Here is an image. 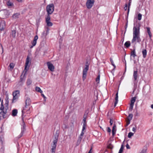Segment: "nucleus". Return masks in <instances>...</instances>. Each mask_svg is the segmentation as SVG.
<instances>
[{
    "mask_svg": "<svg viewBox=\"0 0 153 153\" xmlns=\"http://www.w3.org/2000/svg\"><path fill=\"white\" fill-rule=\"evenodd\" d=\"M140 25L139 23L134 25L133 30V37L131 41L132 44H136L137 43H140L141 41L140 38Z\"/></svg>",
    "mask_w": 153,
    "mask_h": 153,
    "instance_id": "1",
    "label": "nucleus"
},
{
    "mask_svg": "<svg viewBox=\"0 0 153 153\" xmlns=\"http://www.w3.org/2000/svg\"><path fill=\"white\" fill-rule=\"evenodd\" d=\"M30 106L28 105H25V106L23 108V110H22V120L23 121V128H22V131L21 132L20 135V137H21L22 136L25 131V123L24 122V118L25 116V115H24V114L25 113H26L27 114H29L31 112L30 111Z\"/></svg>",
    "mask_w": 153,
    "mask_h": 153,
    "instance_id": "2",
    "label": "nucleus"
},
{
    "mask_svg": "<svg viewBox=\"0 0 153 153\" xmlns=\"http://www.w3.org/2000/svg\"><path fill=\"white\" fill-rule=\"evenodd\" d=\"M4 106L2 104V101L1 102V107L0 108V114L1 115L3 118H5L8 116L10 114V113L7 111L6 109L5 111H4Z\"/></svg>",
    "mask_w": 153,
    "mask_h": 153,
    "instance_id": "3",
    "label": "nucleus"
},
{
    "mask_svg": "<svg viewBox=\"0 0 153 153\" xmlns=\"http://www.w3.org/2000/svg\"><path fill=\"white\" fill-rule=\"evenodd\" d=\"M89 64L88 62H86L85 65V68L83 69L82 71V79L84 80L86 79L87 76V71L89 69Z\"/></svg>",
    "mask_w": 153,
    "mask_h": 153,
    "instance_id": "4",
    "label": "nucleus"
},
{
    "mask_svg": "<svg viewBox=\"0 0 153 153\" xmlns=\"http://www.w3.org/2000/svg\"><path fill=\"white\" fill-rule=\"evenodd\" d=\"M54 7L53 4H51L48 5L46 7V11L47 13V16L51 14L54 11Z\"/></svg>",
    "mask_w": 153,
    "mask_h": 153,
    "instance_id": "5",
    "label": "nucleus"
},
{
    "mask_svg": "<svg viewBox=\"0 0 153 153\" xmlns=\"http://www.w3.org/2000/svg\"><path fill=\"white\" fill-rule=\"evenodd\" d=\"M94 2V0H87L86 5L88 9H91L93 6Z\"/></svg>",
    "mask_w": 153,
    "mask_h": 153,
    "instance_id": "6",
    "label": "nucleus"
},
{
    "mask_svg": "<svg viewBox=\"0 0 153 153\" xmlns=\"http://www.w3.org/2000/svg\"><path fill=\"white\" fill-rule=\"evenodd\" d=\"M19 91L18 90H16L13 92V96L12 102H14V101L18 99L19 95Z\"/></svg>",
    "mask_w": 153,
    "mask_h": 153,
    "instance_id": "7",
    "label": "nucleus"
},
{
    "mask_svg": "<svg viewBox=\"0 0 153 153\" xmlns=\"http://www.w3.org/2000/svg\"><path fill=\"white\" fill-rule=\"evenodd\" d=\"M136 99V97H132L131 100V103L130 104L129 110L131 111H132L133 109V106Z\"/></svg>",
    "mask_w": 153,
    "mask_h": 153,
    "instance_id": "8",
    "label": "nucleus"
},
{
    "mask_svg": "<svg viewBox=\"0 0 153 153\" xmlns=\"http://www.w3.org/2000/svg\"><path fill=\"white\" fill-rule=\"evenodd\" d=\"M51 17L50 15L47 16L45 18V22L47 24V25L48 27L52 26L53 24L51 22Z\"/></svg>",
    "mask_w": 153,
    "mask_h": 153,
    "instance_id": "9",
    "label": "nucleus"
},
{
    "mask_svg": "<svg viewBox=\"0 0 153 153\" xmlns=\"http://www.w3.org/2000/svg\"><path fill=\"white\" fill-rule=\"evenodd\" d=\"M30 62V58L28 56H27L26 62L25 64V70H26L25 72H26L29 69V63Z\"/></svg>",
    "mask_w": 153,
    "mask_h": 153,
    "instance_id": "10",
    "label": "nucleus"
},
{
    "mask_svg": "<svg viewBox=\"0 0 153 153\" xmlns=\"http://www.w3.org/2000/svg\"><path fill=\"white\" fill-rule=\"evenodd\" d=\"M59 137V134L58 133V131H56V134L54 136V139L53 142V144L52 146H56V144L58 141V139Z\"/></svg>",
    "mask_w": 153,
    "mask_h": 153,
    "instance_id": "11",
    "label": "nucleus"
},
{
    "mask_svg": "<svg viewBox=\"0 0 153 153\" xmlns=\"http://www.w3.org/2000/svg\"><path fill=\"white\" fill-rule=\"evenodd\" d=\"M138 71L137 70L136 71H134L133 76L134 79V84H137V78L138 75Z\"/></svg>",
    "mask_w": 153,
    "mask_h": 153,
    "instance_id": "12",
    "label": "nucleus"
},
{
    "mask_svg": "<svg viewBox=\"0 0 153 153\" xmlns=\"http://www.w3.org/2000/svg\"><path fill=\"white\" fill-rule=\"evenodd\" d=\"M47 65L49 69L51 71H54V67L52 64L50 62H47Z\"/></svg>",
    "mask_w": 153,
    "mask_h": 153,
    "instance_id": "13",
    "label": "nucleus"
},
{
    "mask_svg": "<svg viewBox=\"0 0 153 153\" xmlns=\"http://www.w3.org/2000/svg\"><path fill=\"white\" fill-rule=\"evenodd\" d=\"M38 39V36L37 35L35 36L33 41L31 42L32 46L30 47V48H32L33 46H35L36 44V41Z\"/></svg>",
    "mask_w": 153,
    "mask_h": 153,
    "instance_id": "14",
    "label": "nucleus"
},
{
    "mask_svg": "<svg viewBox=\"0 0 153 153\" xmlns=\"http://www.w3.org/2000/svg\"><path fill=\"white\" fill-rule=\"evenodd\" d=\"M5 23L4 21H2L0 23V29L2 30L5 27Z\"/></svg>",
    "mask_w": 153,
    "mask_h": 153,
    "instance_id": "15",
    "label": "nucleus"
},
{
    "mask_svg": "<svg viewBox=\"0 0 153 153\" xmlns=\"http://www.w3.org/2000/svg\"><path fill=\"white\" fill-rule=\"evenodd\" d=\"M6 13L4 11H0V16L1 18L4 19L6 17V16L5 15Z\"/></svg>",
    "mask_w": 153,
    "mask_h": 153,
    "instance_id": "16",
    "label": "nucleus"
},
{
    "mask_svg": "<svg viewBox=\"0 0 153 153\" xmlns=\"http://www.w3.org/2000/svg\"><path fill=\"white\" fill-rule=\"evenodd\" d=\"M116 125L115 124H114L112 130V133L113 136H114L115 134L116 131Z\"/></svg>",
    "mask_w": 153,
    "mask_h": 153,
    "instance_id": "17",
    "label": "nucleus"
},
{
    "mask_svg": "<svg viewBox=\"0 0 153 153\" xmlns=\"http://www.w3.org/2000/svg\"><path fill=\"white\" fill-rule=\"evenodd\" d=\"M147 51L145 49H143L142 51V53L143 54V57L144 58H145L147 55Z\"/></svg>",
    "mask_w": 153,
    "mask_h": 153,
    "instance_id": "18",
    "label": "nucleus"
},
{
    "mask_svg": "<svg viewBox=\"0 0 153 153\" xmlns=\"http://www.w3.org/2000/svg\"><path fill=\"white\" fill-rule=\"evenodd\" d=\"M118 92H117V93L116 94V97H115V102H114V106L115 107L116 106V105L118 103Z\"/></svg>",
    "mask_w": 153,
    "mask_h": 153,
    "instance_id": "19",
    "label": "nucleus"
},
{
    "mask_svg": "<svg viewBox=\"0 0 153 153\" xmlns=\"http://www.w3.org/2000/svg\"><path fill=\"white\" fill-rule=\"evenodd\" d=\"M30 100L29 98H27V99L25 101V105H28L30 106Z\"/></svg>",
    "mask_w": 153,
    "mask_h": 153,
    "instance_id": "20",
    "label": "nucleus"
},
{
    "mask_svg": "<svg viewBox=\"0 0 153 153\" xmlns=\"http://www.w3.org/2000/svg\"><path fill=\"white\" fill-rule=\"evenodd\" d=\"M17 113V110L16 109H13L12 111V115L13 116H16Z\"/></svg>",
    "mask_w": 153,
    "mask_h": 153,
    "instance_id": "21",
    "label": "nucleus"
},
{
    "mask_svg": "<svg viewBox=\"0 0 153 153\" xmlns=\"http://www.w3.org/2000/svg\"><path fill=\"white\" fill-rule=\"evenodd\" d=\"M131 43L130 41H126L124 44V46L126 48H128L130 46Z\"/></svg>",
    "mask_w": 153,
    "mask_h": 153,
    "instance_id": "22",
    "label": "nucleus"
},
{
    "mask_svg": "<svg viewBox=\"0 0 153 153\" xmlns=\"http://www.w3.org/2000/svg\"><path fill=\"white\" fill-rule=\"evenodd\" d=\"M52 148L51 150V153H55L56 146L52 145Z\"/></svg>",
    "mask_w": 153,
    "mask_h": 153,
    "instance_id": "23",
    "label": "nucleus"
},
{
    "mask_svg": "<svg viewBox=\"0 0 153 153\" xmlns=\"http://www.w3.org/2000/svg\"><path fill=\"white\" fill-rule=\"evenodd\" d=\"M82 139V137L79 136L76 143L77 145H78L80 143Z\"/></svg>",
    "mask_w": 153,
    "mask_h": 153,
    "instance_id": "24",
    "label": "nucleus"
},
{
    "mask_svg": "<svg viewBox=\"0 0 153 153\" xmlns=\"http://www.w3.org/2000/svg\"><path fill=\"white\" fill-rule=\"evenodd\" d=\"M131 55L134 58L135 56H136V54L135 49H134L131 52Z\"/></svg>",
    "mask_w": 153,
    "mask_h": 153,
    "instance_id": "25",
    "label": "nucleus"
},
{
    "mask_svg": "<svg viewBox=\"0 0 153 153\" xmlns=\"http://www.w3.org/2000/svg\"><path fill=\"white\" fill-rule=\"evenodd\" d=\"M35 90L37 92H39L41 94L43 92L42 91V90L40 89V88L39 87H36Z\"/></svg>",
    "mask_w": 153,
    "mask_h": 153,
    "instance_id": "26",
    "label": "nucleus"
},
{
    "mask_svg": "<svg viewBox=\"0 0 153 153\" xmlns=\"http://www.w3.org/2000/svg\"><path fill=\"white\" fill-rule=\"evenodd\" d=\"M147 30V31L148 32V34L149 35L150 37H151L152 36V34L151 33L150 30V28L149 27H146Z\"/></svg>",
    "mask_w": 153,
    "mask_h": 153,
    "instance_id": "27",
    "label": "nucleus"
},
{
    "mask_svg": "<svg viewBox=\"0 0 153 153\" xmlns=\"http://www.w3.org/2000/svg\"><path fill=\"white\" fill-rule=\"evenodd\" d=\"M16 33V32L15 30H13L12 31L11 33V35L12 36L13 38H14L15 37Z\"/></svg>",
    "mask_w": 153,
    "mask_h": 153,
    "instance_id": "28",
    "label": "nucleus"
},
{
    "mask_svg": "<svg viewBox=\"0 0 153 153\" xmlns=\"http://www.w3.org/2000/svg\"><path fill=\"white\" fill-rule=\"evenodd\" d=\"M27 85H29L32 83V81L30 79H28L27 81Z\"/></svg>",
    "mask_w": 153,
    "mask_h": 153,
    "instance_id": "29",
    "label": "nucleus"
},
{
    "mask_svg": "<svg viewBox=\"0 0 153 153\" xmlns=\"http://www.w3.org/2000/svg\"><path fill=\"white\" fill-rule=\"evenodd\" d=\"M100 75L99 74L96 79V81L97 83H99L100 82Z\"/></svg>",
    "mask_w": 153,
    "mask_h": 153,
    "instance_id": "30",
    "label": "nucleus"
},
{
    "mask_svg": "<svg viewBox=\"0 0 153 153\" xmlns=\"http://www.w3.org/2000/svg\"><path fill=\"white\" fill-rule=\"evenodd\" d=\"M124 148V146L123 144L121 146V148L119 151V152L118 153H122V152H123V150Z\"/></svg>",
    "mask_w": 153,
    "mask_h": 153,
    "instance_id": "31",
    "label": "nucleus"
},
{
    "mask_svg": "<svg viewBox=\"0 0 153 153\" xmlns=\"http://www.w3.org/2000/svg\"><path fill=\"white\" fill-rule=\"evenodd\" d=\"M133 114H129L127 118L128 120H131L133 117Z\"/></svg>",
    "mask_w": 153,
    "mask_h": 153,
    "instance_id": "32",
    "label": "nucleus"
},
{
    "mask_svg": "<svg viewBox=\"0 0 153 153\" xmlns=\"http://www.w3.org/2000/svg\"><path fill=\"white\" fill-rule=\"evenodd\" d=\"M7 4L8 6H12L13 5V3L10 1H8L7 2Z\"/></svg>",
    "mask_w": 153,
    "mask_h": 153,
    "instance_id": "33",
    "label": "nucleus"
},
{
    "mask_svg": "<svg viewBox=\"0 0 153 153\" xmlns=\"http://www.w3.org/2000/svg\"><path fill=\"white\" fill-rule=\"evenodd\" d=\"M87 113L86 114H85L84 116V117H83L84 118L83 120L84 121L83 123H85V124H86V116H87Z\"/></svg>",
    "mask_w": 153,
    "mask_h": 153,
    "instance_id": "34",
    "label": "nucleus"
},
{
    "mask_svg": "<svg viewBox=\"0 0 153 153\" xmlns=\"http://www.w3.org/2000/svg\"><path fill=\"white\" fill-rule=\"evenodd\" d=\"M19 15V14L18 13H16L13 14V17L14 18H18V16Z\"/></svg>",
    "mask_w": 153,
    "mask_h": 153,
    "instance_id": "35",
    "label": "nucleus"
},
{
    "mask_svg": "<svg viewBox=\"0 0 153 153\" xmlns=\"http://www.w3.org/2000/svg\"><path fill=\"white\" fill-rule=\"evenodd\" d=\"M131 2L129 1V3H128V12H127L128 14L129 13L130 7V5H131Z\"/></svg>",
    "mask_w": 153,
    "mask_h": 153,
    "instance_id": "36",
    "label": "nucleus"
},
{
    "mask_svg": "<svg viewBox=\"0 0 153 153\" xmlns=\"http://www.w3.org/2000/svg\"><path fill=\"white\" fill-rule=\"evenodd\" d=\"M110 60L112 65L114 67V68H115L116 67L114 64V62H113L112 59L111 58H110Z\"/></svg>",
    "mask_w": 153,
    "mask_h": 153,
    "instance_id": "37",
    "label": "nucleus"
},
{
    "mask_svg": "<svg viewBox=\"0 0 153 153\" xmlns=\"http://www.w3.org/2000/svg\"><path fill=\"white\" fill-rule=\"evenodd\" d=\"M15 66V64L13 63H11L9 65L10 68L13 69Z\"/></svg>",
    "mask_w": 153,
    "mask_h": 153,
    "instance_id": "38",
    "label": "nucleus"
},
{
    "mask_svg": "<svg viewBox=\"0 0 153 153\" xmlns=\"http://www.w3.org/2000/svg\"><path fill=\"white\" fill-rule=\"evenodd\" d=\"M107 147L108 149H112L113 148V146L112 144H110Z\"/></svg>",
    "mask_w": 153,
    "mask_h": 153,
    "instance_id": "39",
    "label": "nucleus"
},
{
    "mask_svg": "<svg viewBox=\"0 0 153 153\" xmlns=\"http://www.w3.org/2000/svg\"><path fill=\"white\" fill-rule=\"evenodd\" d=\"M134 135V133H132V132H129V133L128 134V137L129 138H131V136H133Z\"/></svg>",
    "mask_w": 153,
    "mask_h": 153,
    "instance_id": "40",
    "label": "nucleus"
},
{
    "mask_svg": "<svg viewBox=\"0 0 153 153\" xmlns=\"http://www.w3.org/2000/svg\"><path fill=\"white\" fill-rule=\"evenodd\" d=\"M86 127V124H85V123H83V127H82V131H83L85 129Z\"/></svg>",
    "mask_w": 153,
    "mask_h": 153,
    "instance_id": "41",
    "label": "nucleus"
},
{
    "mask_svg": "<svg viewBox=\"0 0 153 153\" xmlns=\"http://www.w3.org/2000/svg\"><path fill=\"white\" fill-rule=\"evenodd\" d=\"M142 18V15L140 14H138L137 16V19L139 20H141Z\"/></svg>",
    "mask_w": 153,
    "mask_h": 153,
    "instance_id": "42",
    "label": "nucleus"
},
{
    "mask_svg": "<svg viewBox=\"0 0 153 153\" xmlns=\"http://www.w3.org/2000/svg\"><path fill=\"white\" fill-rule=\"evenodd\" d=\"M136 129L137 128L135 126L134 127H133L132 128V131H133L134 132H135L136 131Z\"/></svg>",
    "mask_w": 153,
    "mask_h": 153,
    "instance_id": "43",
    "label": "nucleus"
},
{
    "mask_svg": "<svg viewBox=\"0 0 153 153\" xmlns=\"http://www.w3.org/2000/svg\"><path fill=\"white\" fill-rule=\"evenodd\" d=\"M25 79V78H24V76H23V77H21L20 78V82H22L23 81H24Z\"/></svg>",
    "mask_w": 153,
    "mask_h": 153,
    "instance_id": "44",
    "label": "nucleus"
},
{
    "mask_svg": "<svg viewBox=\"0 0 153 153\" xmlns=\"http://www.w3.org/2000/svg\"><path fill=\"white\" fill-rule=\"evenodd\" d=\"M128 7V4H125V7H124V9L125 10H126L127 9Z\"/></svg>",
    "mask_w": 153,
    "mask_h": 153,
    "instance_id": "45",
    "label": "nucleus"
},
{
    "mask_svg": "<svg viewBox=\"0 0 153 153\" xmlns=\"http://www.w3.org/2000/svg\"><path fill=\"white\" fill-rule=\"evenodd\" d=\"M130 121L131 120L127 119L126 122L127 126H128L130 123Z\"/></svg>",
    "mask_w": 153,
    "mask_h": 153,
    "instance_id": "46",
    "label": "nucleus"
},
{
    "mask_svg": "<svg viewBox=\"0 0 153 153\" xmlns=\"http://www.w3.org/2000/svg\"><path fill=\"white\" fill-rule=\"evenodd\" d=\"M8 101H6L5 103V106L7 108H8Z\"/></svg>",
    "mask_w": 153,
    "mask_h": 153,
    "instance_id": "47",
    "label": "nucleus"
},
{
    "mask_svg": "<svg viewBox=\"0 0 153 153\" xmlns=\"http://www.w3.org/2000/svg\"><path fill=\"white\" fill-rule=\"evenodd\" d=\"M126 146L127 149H130V147L128 143L126 144Z\"/></svg>",
    "mask_w": 153,
    "mask_h": 153,
    "instance_id": "48",
    "label": "nucleus"
},
{
    "mask_svg": "<svg viewBox=\"0 0 153 153\" xmlns=\"http://www.w3.org/2000/svg\"><path fill=\"white\" fill-rule=\"evenodd\" d=\"M107 131L108 132H110L111 131V129L109 127H108L107 129Z\"/></svg>",
    "mask_w": 153,
    "mask_h": 153,
    "instance_id": "49",
    "label": "nucleus"
},
{
    "mask_svg": "<svg viewBox=\"0 0 153 153\" xmlns=\"http://www.w3.org/2000/svg\"><path fill=\"white\" fill-rule=\"evenodd\" d=\"M84 134V133L83 131H82V132L80 134V136H81V137H82L83 136V135Z\"/></svg>",
    "mask_w": 153,
    "mask_h": 153,
    "instance_id": "50",
    "label": "nucleus"
},
{
    "mask_svg": "<svg viewBox=\"0 0 153 153\" xmlns=\"http://www.w3.org/2000/svg\"><path fill=\"white\" fill-rule=\"evenodd\" d=\"M113 121L111 119H110V125H112L113 124Z\"/></svg>",
    "mask_w": 153,
    "mask_h": 153,
    "instance_id": "51",
    "label": "nucleus"
},
{
    "mask_svg": "<svg viewBox=\"0 0 153 153\" xmlns=\"http://www.w3.org/2000/svg\"><path fill=\"white\" fill-rule=\"evenodd\" d=\"M40 20H38L36 21V24L37 25H38L39 24Z\"/></svg>",
    "mask_w": 153,
    "mask_h": 153,
    "instance_id": "52",
    "label": "nucleus"
},
{
    "mask_svg": "<svg viewBox=\"0 0 153 153\" xmlns=\"http://www.w3.org/2000/svg\"><path fill=\"white\" fill-rule=\"evenodd\" d=\"M41 95L42 96V97L44 98L45 99L46 98V97H45V96L43 94H41Z\"/></svg>",
    "mask_w": 153,
    "mask_h": 153,
    "instance_id": "53",
    "label": "nucleus"
},
{
    "mask_svg": "<svg viewBox=\"0 0 153 153\" xmlns=\"http://www.w3.org/2000/svg\"><path fill=\"white\" fill-rule=\"evenodd\" d=\"M19 2H22L23 1V0H16Z\"/></svg>",
    "mask_w": 153,
    "mask_h": 153,
    "instance_id": "54",
    "label": "nucleus"
},
{
    "mask_svg": "<svg viewBox=\"0 0 153 153\" xmlns=\"http://www.w3.org/2000/svg\"><path fill=\"white\" fill-rule=\"evenodd\" d=\"M92 149V148H91L90 150H89V152H88V153H92V152L91 151Z\"/></svg>",
    "mask_w": 153,
    "mask_h": 153,
    "instance_id": "55",
    "label": "nucleus"
},
{
    "mask_svg": "<svg viewBox=\"0 0 153 153\" xmlns=\"http://www.w3.org/2000/svg\"><path fill=\"white\" fill-rule=\"evenodd\" d=\"M127 23H126L125 26V29H126V28H127Z\"/></svg>",
    "mask_w": 153,
    "mask_h": 153,
    "instance_id": "56",
    "label": "nucleus"
},
{
    "mask_svg": "<svg viewBox=\"0 0 153 153\" xmlns=\"http://www.w3.org/2000/svg\"><path fill=\"white\" fill-rule=\"evenodd\" d=\"M151 108H152V109H153V104L151 105Z\"/></svg>",
    "mask_w": 153,
    "mask_h": 153,
    "instance_id": "57",
    "label": "nucleus"
},
{
    "mask_svg": "<svg viewBox=\"0 0 153 153\" xmlns=\"http://www.w3.org/2000/svg\"><path fill=\"white\" fill-rule=\"evenodd\" d=\"M140 153H145L144 152H143V151Z\"/></svg>",
    "mask_w": 153,
    "mask_h": 153,
    "instance_id": "58",
    "label": "nucleus"
},
{
    "mask_svg": "<svg viewBox=\"0 0 153 153\" xmlns=\"http://www.w3.org/2000/svg\"><path fill=\"white\" fill-rule=\"evenodd\" d=\"M131 0H129V1L131 2Z\"/></svg>",
    "mask_w": 153,
    "mask_h": 153,
    "instance_id": "59",
    "label": "nucleus"
},
{
    "mask_svg": "<svg viewBox=\"0 0 153 153\" xmlns=\"http://www.w3.org/2000/svg\"><path fill=\"white\" fill-rule=\"evenodd\" d=\"M48 30L47 31L48 33Z\"/></svg>",
    "mask_w": 153,
    "mask_h": 153,
    "instance_id": "60",
    "label": "nucleus"
}]
</instances>
